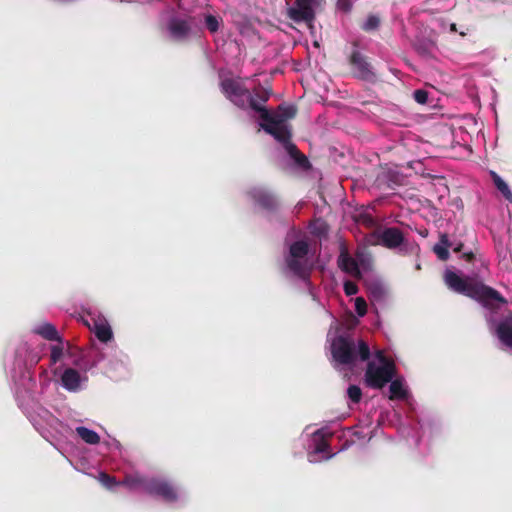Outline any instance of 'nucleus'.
<instances>
[{
	"mask_svg": "<svg viewBox=\"0 0 512 512\" xmlns=\"http://www.w3.org/2000/svg\"><path fill=\"white\" fill-rule=\"evenodd\" d=\"M433 251L440 260L446 261L449 259V256H450L449 250L445 249L441 245L435 244L433 247Z\"/></svg>",
	"mask_w": 512,
	"mask_h": 512,
	"instance_id": "7c9ffc66",
	"label": "nucleus"
},
{
	"mask_svg": "<svg viewBox=\"0 0 512 512\" xmlns=\"http://www.w3.org/2000/svg\"><path fill=\"white\" fill-rule=\"evenodd\" d=\"M344 292L347 296H352L357 294L358 286L353 281L347 280L344 282Z\"/></svg>",
	"mask_w": 512,
	"mask_h": 512,
	"instance_id": "2f4dec72",
	"label": "nucleus"
},
{
	"mask_svg": "<svg viewBox=\"0 0 512 512\" xmlns=\"http://www.w3.org/2000/svg\"><path fill=\"white\" fill-rule=\"evenodd\" d=\"M309 252V245L304 240L295 241L290 245L289 255L286 257V265L290 271L301 279L309 277V269L304 261Z\"/></svg>",
	"mask_w": 512,
	"mask_h": 512,
	"instance_id": "20e7f679",
	"label": "nucleus"
},
{
	"mask_svg": "<svg viewBox=\"0 0 512 512\" xmlns=\"http://www.w3.org/2000/svg\"><path fill=\"white\" fill-rule=\"evenodd\" d=\"M205 26L211 33H215L219 29L220 21L218 17L208 14L205 17Z\"/></svg>",
	"mask_w": 512,
	"mask_h": 512,
	"instance_id": "393cba45",
	"label": "nucleus"
},
{
	"mask_svg": "<svg viewBox=\"0 0 512 512\" xmlns=\"http://www.w3.org/2000/svg\"><path fill=\"white\" fill-rule=\"evenodd\" d=\"M261 128L268 134L272 135L283 146L291 141L292 133L288 124H273L265 122L261 124Z\"/></svg>",
	"mask_w": 512,
	"mask_h": 512,
	"instance_id": "f8f14e48",
	"label": "nucleus"
},
{
	"mask_svg": "<svg viewBox=\"0 0 512 512\" xmlns=\"http://www.w3.org/2000/svg\"><path fill=\"white\" fill-rule=\"evenodd\" d=\"M76 433L87 444L96 445L100 442V436L95 431L87 427H77Z\"/></svg>",
	"mask_w": 512,
	"mask_h": 512,
	"instance_id": "aec40b11",
	"label": "nucleus"
},
{
	"mask_svg": "<svg viewBox=\"0 0 512 512\" xmlns=\"http://www.w3.org/2000/svg\"><path fill=\"white\" fill-rule=\"evenodd\" d=\"M168 30L174 39L182 40L189 35L191 27L185 19L172 18L168 23Z\"/></svg>",
	"mask_w": 512,
	"mask_h": 512,
	"instance_id": "2eb2a0df",
	"label": "nucleus"
},
{
	"mask_svg": "<svg viewBox=\"0 0 512 512\" xmlns=\"http://www.w3.org/2000/svg\"><path fill=\"white\" fill-rule=\"evenodd\" d=\"M444 280L453 291L477 300L491 311H497L507 304V300L497 290L472 278H461L455 272L447 270Z\"/></svg>",
	"mask_w": 512,
	"mask_h": 512,
	"instance_id": "f257e3e1",
	"label": "nucleus"
},
{
	"mask_svg": "<svg viewBox=\"0 0 512 512\" xmlns=\"http://www.w3.org/2000/svg\"><path fill=\"white\" fill-rule=\"evenodd\" d=\"M81 375L74 368H67L61 375L62 386L70 392H76L81 387Z\"/></svg>",
	"mask_w": 512,
	"mask_h": 512,
	"instance_id": "4468645a",
	"label": "nucleus"
},
{
	"mask_svg": "<svg viewBox=\"0 0 512 512\" xmlns=\"http://www.w3.org/2000/svg\"><path fill=\"white\" fill-rule=\"evenodd\" d=\"M463 246H464V245H463V243H461V242H460V243H458V244L454 247V249H453V250H454V252H456V253L460 252V251L462 250Z\"/></svg>",
	"mask_w": 512,
	"mask_h": 512,
	"instance_id": "58836bf2",
	"label": "nucleus"
},
{
	"mask_svg": "<svg viewBox=\"0 0 512 512\" xmlns=\"http://www.w3.org/2000/svg\"><path fill=\"white\" fill-rule=\"evenodd\" d=\"M376 358L378 359V361L381 363V365H385V364H394L392 360L388 359L386 357V355L384 354V352L382 350H378L376 352Z\"/></svg>",
	"mask_w": 512,
	"mask_h": 512,
	"instance_id": "c9c22d12",
	"label": "nucleus"
},
{
	"mask_svg": "<svg viewBox=\"0 0 512 512\" xmlns=\"http://www.w3.org/2000/svg\"><path fill=\"white\" fill-rule=\"evenodd\" d=\"M331 354L333 360L339 365H354L357 358L361 361H367L370 358V348L368 344L360 340L358 342V352L352 338L339 335L335 337L331 343Z\"/></svg>",
	"mask_w": 512,
	"mask_h": 512,
	"instance_id": "7ed1b4c3",
	"label": "nucleus"
},
{
	"mask_svg": "<svg viewBox=\"0 0 512 512\" xmlns=\"http://www.w3.org/2000/svg\"><path fill=\"white\" fill-rule=\"evenodd\" d=\"M241 34H247L248 33V29L246 30V28H242L240 30Z\"/></svg>",
	"mask_w": 512,
	"mask_h": 512,
	"instance_id": "a19ab883",
	"label": "nucleus"
},
{
	"mask_svg": "<svg viewBox=\"0 0 512 512\" xmlns=\"http://www.w3.org/2000/svg\"><path fill=\"white\" fill-rule=\"evenodd\" d=\"M494 334L503 346L512 349V312H508L496 323Z\"/></svg>",
	"mask_w": 512,
	"mask_h": 512,
	"instance_id": "9d476101",
	"label": "nucleus"
},
{
	"mask_svg": "<svg viewBox=\"0 0 512 512\" xmlns=\"http://www.w3.org/2000/svg\"><path fill=\"white\" fill-rule=\"evenodd\" d=\"M248 195L257 205L265 210L275 211L278 208L276 197L264 188H252L249 190Z\"/></svg>",
	"mask_w": 512,
	"mask_h": 512,
	"instance_id": "9b49d317",
	"label": "nucleus"
},
{
	"mask_svg": "<svg viewBox=\"0 0 512 512\" xmlns=\"http://www.w3.org/2000/svg\"><path fill=\"white\" fill-rule=\"evenodd\" d=\"M63 356V347L61 345H54L51 347L50 361L51 364H56Z\"/></svg>",
	"mask_w": 512,
	"mask_h": 512,
	"instance_id": "c85d7f7f",
	"label": "nucleus"
},
{
	"mask_svg": "<svg viewBox=\"0 0 512 512\" xmlns=\"http://www.w3.org/2000/svg\"><path fill=\"white\" fill-rule=\"evenodd\" d=\"M146 493L159 496L167 502H174L178 497L176 489L169 482L158 478H149Z\"/></svg>",
	"mask_w": 512,
	"mask_h": 512,
	"instance_id": "1a4fd4ad",
	"label": "nucleus"
},
{
	"mask_svg": "<svg viewBox=\"0 0 512 512\" xmlns=\"http://www.w3.org/2000/svg\"><path fill=\"white\" fill-rule=\"evenodd\" d=\"M94 332L98 340L103 343L110 341L113 337L112 330L107 324H96Z\"/></svg>",
	"mask_w": 512,
	"mask_h": 512,
	"instance_id": "5701e85b",
	"label": "nucleus"
},
{
	"mask_svg": "<svg viewBox=\"0 0 512 512\" xmlns=\"http://www.w3.org/2000/svg\"><path fill=\"white\" fill-rule=\"evenodd\" d=\"M337 8L341 11L349 12L352 9V2L351 0H338Z\"/></svg>",
	"mask_w": 512,
	"mask_h": 512,
	"instance_id": "72a5a7b5",
	"label": "nucleus"
},
{
	"mask_svg": "<svg viewBox=\"0 0 512 512\" xmlns=\"http://www.w3.org/2000/svg\"><path fill=\"white\" fill-rule=\"evenodd\" d=\"M353 75L361 80L373 81L376 77L368 58L358 50H353L348 59Z\"/></svg>",
	"mask_w": 512,
	"mask_h": 512,
	"instance_id": "6e6552de",
	"label": "nucleus"
},
{
	"mask_svg": "<svg viewBox=\"0 0 512 512\" xmlns=\"http://www.w3.org/2000/svg\"><path fill=\"white\" fill-rule=\"evenodd\" d=\"M415 50L422 56L428 57L431 55L433 44L429 42H419L414 45Z\"/></svg>",
	"mask_w": 512,
	"mask_h": 512,
	"instance_id": "bb28decb",
	"label": "nucleus"
},
{
	"mask_svg": "<svg viewBox=\"0 0 512 512\" xmlns=\"http://www.w3.org/2000/svg\"><path fill=\"white\" fill-rule=\"evenodd\" d=\"M380 25V19L376 15H369L366 21L361 26L362 30L369 32L376 30Z\"/></svg>",
	"mask_w": 512,
	"mask_h": 512,
	"instance_id": "b1692460",
	"label": "nucleus"
},
{
	"mask_svg": "<svg viewBox=\"0 0 512 512\" xmlns=\"http://www.w3.org/2000/svg\"><path fill=\"white\" fill-rule=\"evenodd\" d=\"M395 364L377 366L374 362H368L365 371V382L373 389H381L395 376Z\"/></svg>",
	"mask_w": 512,
	"mask_h": 512,
	"instance_id": "39448f33",
	"label": "nucleus"
},
{
	"mask_svg": "<svg viewBox=\"0 0 512 512\" xmlns=\"http://www.w3.org/2000/svg\"><path fill=\"white\" fill-rule=\"evenodd\" d=\"M437 244L441 245L442 247H444L447 250H449V248L452 246V243L450 242L448 235L445 233L440 235L439 243H437Z\"/></svg>",
	"mask_w": 512,
	"mask_h": 512,
	"instance_id": "f704fd0d",
	"label": "nucleus"
},
{
	"mask_svg": "<svg viewBox=\"0 0 512 512\" xmlns=\"http://www.w3.org/2000/svg\"><path fill=\"white\" fill-rule=\"evenodd\" d=\"M355 311L360 317H363L367 313V303L364 298L357 297L355 299Z\"/></svg>",
	"mask_w": 512,
	"mask_h": 512,
	"instance_id": "c756f323",
	"label": "nucleus"
},
{
	"mask_svg": "<svg viewBox=\"0 0 512 512\" xmlns=\"http://www.w3.org/2000/svg\"><path fill=\"white\" fill-rule=\"evenodd\" d=\"M251 110L259 113L260 118L264 122H271L273 124H286L290 119L296 116L297 109L293 105L280 104L275 114H271L266 108V102H261L259 105L252 102Z\"/></svg>",
	"mask_w": 512,
	"mask_h": 512,
	"instance_id": "423d86ee",
	"label": "nucleus"
},
{
	"mask_svg": "<svg viewBox=\"0 0 512 512\" xmlns=\"http://www.w3.org/2000/svg\"><path fill=\"white\" fill-rule=\"evenodd\" d=\"M99 480L107 488H113L114 486L120 485V482H117L115 477L110 476L109 474L105 472H101L99 474Z\"/></svg>",
	"mask_w": 512,
	"mask_h": 512,
	"instance_id": "cd10ccee",
	"label": "nucleus"
},
{
	"mask_svg": "<svg viewBox=\"0 0 512 512\" xmlns=\"http://www.w3.org/2000/svg\"><path fill=\"white\" fill-rule=\"evenodd\" d=\"M220 88L225 97L235 106L242 110L251 109V103L259 105L267 102L272 95V90L262 87H255L250 91L240 80L225 78L220 82Z\"/></svg>",
	"mask_w": 512,
	"mask_h": 512,
	"instance_id": "f03ea898",
	"label": "nucleus"
},
{
	"mask_svg": "<svg viewBox=\"0 0 512 512\" xmlns=\"http://www.w3.org/2000/svg\"><path fill=\"white\" fill-rule=\"evenodd\" d=\"M339 268L356 278H361L362 274L359 269L358 263L353 259L347 251H342L338 258Z\"/></svg>",
	"mask_w": 512,
	"mask_h": 512,
	"instance_id": "dca6fc26",
	"label": "nucleus"
},
{
	"mask_svg": "<svg viewBox=\"0 0 512 512\" xmlns=\"http://www.w3.org/2000/svg\"><path fill=\"white\" fill-rule=\"evenodd\" d=\"M389 390H390L389 398L391 400L405 399L407 397V391L404 388L402 381L399 379L390 381Z\"/></svg>",
	"mask_w": 512,
	"mask_h": 512,
	"instance_id": "412c9836",
	"label": "nucleus"
},
{
	"mask_svg": "<svg viewBox=\"0 0 512 512\" xmlns=\"http://www.w3.org/2000/svg\"><path fill=\"white\" fill-rule=\"evenodd\" d=\"M496 188L502 193L506 200L512 201V192L507 183L495 172L491 173Z\"/></svg>",
	"mask_w": 512,
	"mask_h": 512,
	"instance_id": "4be33fe9",
	"label": "nucleus"
},
{
	"mask_svg": "<svg viewBox=\"0 0 512 512\" xmlns=\"http://www.w3.org/2000/svg\"><path fill=\"white\" fill-rule=\"evenodd\" d=\"M323 0H295L294 5L288 7L287 16L296 23L311 25L315 20L314 8L320 6Z\"/></svg>",
	"mask_w": 512,
	"mask_h": 512,
	"instance_id": "0eeeda50",
	"label": "nucleus"
},
{
	"mask_svg": "<svg viewBox=\"0 0 512 512\" xmlns=\"http://www.w3.org/2000/svg\"><path fill=\"white\" fill-rule=\"evenodd\" d=\"M414 99L419 104H426L428 100V92L422 89L414 91Z\"/></svg>",
	"mask_w": 512,
	"mask_h": 512,
	"instance_id": "473e14b6",
	"label": "nucleus"
},
{
	"mask_svg": "<svg viewBox=\"0 0 512 512\" xmlns=\"http://www.w3.org/2000/svg\"><path fill=\"white\" fill-rule=\"evenodd\" d=\"M347 395L353 403H359L362 398L361 388L357 385H350L347 389Z\"/></svg>",
	"mask_w": 512,
	"mask_h": 512,
	"instance_id": "a878e982",
	"label": "nucleus"
},
{
	"mask_svg": "<svg viewBox=\"0 0 512 512\" xmlns=\"http://www.w3.org/2000/svg\"><path fill=\"white\" fill-rule=\"evenodd\" d=\"M327 448H328V444L325 441H321L320 443L317 444L315 450H316V452L321 453V452L326 451Z\"/></svg>",
	"mask_w": 512,
	"mask_h": 512,
	"instance_id": "e433bc0d",
	"label": "nucleus"
},
{
	"mask_svg": "<svg viewBox=\"0 0 512 512\" xmlns=\"http://www.w3.org/2000/svg\"><path fill=\"white\" fill-rule=\"evenodd\" d=\"M462 258L467 262H472L475 259L473 252H467L462 255Z\"/></svg>",
	"mask_w": 512,
	"mask_h": 512,
	"instance_id": "4c0bfd02",
	"label": "nucleus"
},
{
	"mask_svg": "<svg viewBox=\"0 0 512 512\" xmlns=\"http://www.w3.org/2000/svg\"><path fill=\"white\" fill-rule=\"evenodd\" d=\"M379 241L384 247L395 249L404 242V235L399 228L388 227L379 234Z\"/></svg>",
	"mask_w": 512,
	"mask_h": 512,
	"instance_id": "ddd939ff",
	"label": "nucleus"
},
{
	"mask_svg": "<svg viewBox=\"0 0 512 512\" xmlns=\"http://www.w3.org/2000/svg\"><path fill=\"white\" fill-rule=\"evenodd\" d=\"M450 31H451V32H457V27H456V24H455V23H452V24L450 25Z\"/></svg>",
	"mask_w": 512,
	"mask_h": 512,
	"instance_id": "ea45409f",
	"label": "nucleus"
},
{
	"mask_svg": "<svg viewBox=\"0 0 512 512\" xmlns=\"http://www.w3.org/2000/svg\"><path fill=\"white\" fill-rule=\"evenodd\" d=\"M149 478L143 477L139 474L126 475L121 484L127 486L129 489H142L146 492L147 483Z\"/></svg>",
	"mask_w": 512,
	"mask_h": 512,
	"instance_id": "a211bd4d",
	"label": "nucleus"
},
{
	"mask_svg": "<svg viewBox=\"0 0 512 512\" xmlns=\"http://www.w3.org/2000/svg\"><path fill=\"white\" fill-rule=\"evenodd\" d=\"M289 156L301 167H308L309 161L308 158L300 152V150L297 148V146L290 141L288 144L283 146Z\"/></svg>",
	"mask_w": 512,
	"mask_h": 512,
	"instance_id": "6ab92c4d",
	"label": "nucleus"
},
{
	"mask_svg": "<svg viewBox=\"0 0 512 512\" xmlns=\"http://www.w3.org/2000/svg\"><path fill=\"white\" fill-rule=\"evenodd\" d=\"M35 333L48 341H57L62 344L63 339L58 334L56 327L50 323H44L35 329Z\"/></svg>",
	"mask_w": 512,
	"mask_h": 512,
	"instance_id": "f3484780",
	"label": "nucleus"
}]
</instances>
